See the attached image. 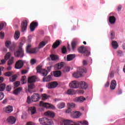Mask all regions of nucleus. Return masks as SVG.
I'll return each instance as SVG.
<instances>
[{
  "label": "nucleus",
  "mask_w": 125,
  "mask_h": 125,
  "mask_svg": "<svg viewBox=\"0 0 125 125\" xmlns=\"http://www.w3.org/2000/svg\"><path fill=\"white\" fill-rule=\"evenodd\" d=\"M22 46L23 43L20 42L18 49L14 52V55L16 57L23 58V57L24 56L25 53L23 48H22Z\"/></svg>",
  "instance_id": "f257e3e1"
},
{
  "label": "nucleus",
  "mask_w": 125,
  "mask_h": 125,
  "mask_svg": "<svg viewBox=\"0 0 125 125\" xmlns=\"http://www.w3.org/2000/svg\"><path fill=\"white\" fill-rule=\"evenodd\" d=\"M36 80H37V77L36 76H33L30 77L28 78L27 83H28V90L30 91L31 89H33L35 87V85L33 84L34 83H36Z\"/></svg>",
  "instance_id": "f03ea898"
},
{
  "label": "nucleus",
  "mask_w": 125,
  "mask_h": 125,
  "mask_svg": "<svg viewBox=\"0 0 125 125\" xmlns=\"http://www.w3.org/2000/svg\"><path fill=\"white\" fill-rule=\"evenodd\" d=\"M39 122L41 125H51L53 124V122L51 120L46 118H40Z\"/></svg>",
  "instance_id": "7ed1b4c3"
},
{
  "label": "nucleus",
  "mask_w": 125,
  "mask_h": 125,
  "mask_svg": "<svg viewBox=\"0 0 125 125\" xmlns=\"http://www.w3.org/2000/svg\"><path fill=\"white\" fill-rule=\"evenodd\" d=\"M32 45L31 44H29L27 45L26 48V51L27 53H37L38 51H39V48H31Z\"/></svg>",
  "instance_id": "20e7f679"
},
{
  "label": "nucleus",
  "mask_w": 125,
  "mask_h": 125,
  "mask_svg": "<svg viewBox=\"0 0 125 125\" xmlns=\"http://www.w3.org/2000/svg\"><path fill=\"white\" fill-rule=\"evenodd\" d=\"M83 73H86V69L81 68L79 71L76 73H74L73 76L74 78H82Z\"/></svg>",
  "instance_id": "39448f33"
},
{
  "label": "nucleus",
  "mask_w": 125,
  "mask_h": 125,
  "mask_svg": "<svg viewBox=\"0 0 125 125\" xmlns=\"http://www.w3.org/2000/svg\"><path fill=\"white\" fill-rule=\"evenodd\" d=\"M36 70L37 73L42 74V75H43L44 76H47V74H48L47 70L42 69V65H38L36 67Z\"/></svg>",
  "instance_id": "423d86ee"
},
{
  "label": "nucleus",
  "mask_w": 125,
  "mask_h": 125,
  "mask_svg": "<svg viewBox=\"0 0 125 125\" xmlns=\"http://www.w3.org/2000/svg\"><path fill=\"white\" fill-rule=\"evenodd\" d=\"M78 51L80 53L83 54L84 56H89L90 52H88L84 46H82L78 48Z\"/></svg>",
  "instance_id": "0eeeda50"
},
{
  "label": "nucleus",
  "mask_w": 125,
  "mask_h": 125,
  "mask_svg": "<svg viewBox=\"0 0 125 125\" xmlns=\"http://www.w3.org/2000/svg\"><path fill=\"white\" fill-rule=\"evenodd\" d=\"M39 105L41 107H44V108H46L47 109H55L54 105L48 103H43L42 101L40 102Z\"/></svg>",
  "instance_id": "6e6552de"
},
{
  "label": "nucleus",
  "mask_w": 125,
  "mask_h": 125,
  "mask_svg": "<svg viewBox=\"0 0 125 125\" xmlns=\"http://www.w3.org/2000/svg\"><path fill=\"white\" fill-rule=\"evenodd\" d=\"M28 26V21L27 20L23 21L21 26V32H25L27 30V27Z\"/></svg>",
  "instance_id": "1a4fd4ad"
},
{
  "label": "nucleus",
  "mask_w": 125,
  "mask_h": 125,
  "mask_svg": "<svg viewBox=\"0 0 125 125\" xmlns=\"http://www.w3.org/2000/svg\"><path fill=\"white\" fill-rule=\"evenodd\" d=\"M79 82L77 81H73L70 82L69 85L70 88H78Z\"/></svg>",
  "instance_id": "9d476101"
},
{
  "label": "nucleus",
  "mask_w": 125,
  "mask_h": 125,
  "mask_svg": "<svg viewBox=\"0 0 125 125\" xmlns=\"http://www.w3.org/2000/svg\"><path fill=\"white\" fill-rule=\"evenodd\" d=\"M11 56V53L10 52H8L4 57V60H0V65L4 64L6 62V60H8L10 57Z\"/></svg>",
  "instance_id": "9b49d317"
},
{
  "label": "nucleus",
  "mask_w": 125,
  "mask_h": 125,
  "mask_svg": "<svg viewBox=\"0 0 125 125\" xmlns=\"http://www.w3.org/2000/svg\"><path fill=\"white\" fill-rule=\"evenodd\" d=\"M24 66L23 61L20 60L18 61L15 64V68L16 69H21Z\"/></svg>",
  "instance_id": "f8f14e48"
},
{
  "label": "nucleus",
  "mask_w": 125,
  "mask_h": 125,
  "mask_svg": "<svg viewBox=\"0 0 125 125\" xmlns=\"http://www.w3.org/2000/svg\"><path fill=\"white\" fill-rule=\"evenodd\" d=\"M32 101L33 102H38V101H40L41 99V97H40V95L38 93H34L31 96Z\"/></svg>",
  "instance_id": "ddd939ff"
},
{
  "label": "nucleus",
  "mask_w": 125,
  "mask_h": 125,
  "mask_svg": "<svg viewBox=\"0 0 125 125\" xmlns=\"http://www.w3.org/2000/svg\"><path fill=\"white\" fill-rule=\"evenodd\" d=\"M58 85V83L56 82H53L48 83L46 84V87H48L49 89L51 88H55V87H56Z\"/></svg>",
  "instance_id": "4468645a"
},
{
  "label": "nucleus",
  "mask_w": 125,
  "mask_h": 125,
  "mask_svg": "<svg viewBox=\"0 0 125 125\" xmlns=\"http://www.w3.org/2000/svg\"><path fill=\"white\" fill-rule=\"evenodd\" d=\"M79 87L81 89H86L87 88V83L84 82H80L79 83Z\"/></svg>",
  "instance_id": "2eb2a0df"
},
{
  "label": "nucleus",
  "mask_w": 125,
  "mask_h": 125,
  "mask_svg": "<svg viewBox=\"0 0 125 125\" xmlns=\"http://www.w3.org/2000/svg\"><path fill=\"white\" fill-rule=\"evenodd\" d=\"M7 122L10 125H13L16 123V119L13 116H10L7 118Z\"/></svg>",
  "instance_id": "dca6fc26"
},
{
  "label": "nucleus",
  "mask_w": 125,
  "mask_h": 125,
  "mask_svg": "<svg viewBox=\"0 0 125 125\" xmlns=\"http://www.w3.org/2000/svg\"><path fill=\"white\" fill-rule=\"evenodd\" d=\"M38 25H39V23L37 22L33 21L30 23V29L31 32H34L35 31V29H36V27H38Z\"/></svg>",
  "instance_id": "f3484780"
},
{
  "label": "nucleus",
  "mask_w": 125,
  "mask_h": 125,
  "mask_svg": "<svg viewBox=\"0 0 125 125\" xmlns=\"http://www.w3.org/2000/svg\"><path fill=\"white\" fill-rule=\"evenodd\" d=\"M63 124L64 125H80L79 124L76 123L70 120H64Z\"/></svg>",
  "instance_id": "a211bd4d"
},
{
  "label": "nucleus",
  "mask_w": 125,
  "mask_h": 125,
  "mask_svg": "<svg viewBox=\"0 0 125 125\" xmlns=\"http://www.w3.org/2000/svg\"><path fill=\"white\" fill-rule=\"evenodd\" d=\"M64 66V62H61V63H58L56 64L54 66V69L55 70H60V69H62L63 68V66Z\"/></svg>",
  "instance_id": "6ab92c4d"
},
{
  "label": "nucleus",
  "mask_w": 125,
  "mask_h": 125,
  "mask_svg": "<svg viewBox=\"0 0 125 125\" xmlns=\"http://www.w3.org/2000/svg\"><path fill=\"white\" fill-rule=\"evenodd\" d=\"M82 116V113L80 111H73L72 117L73 119H77L80 118Z\"/></svg>",
  "instance_id": "aec40b11"
},
{
  "label": "nucleus",
  "mask_w": 125,
  "mask_h": 125,
  "mask_svg": "<svg viewBox=\"0 0 125 125\" xmlns=\"http://www.w3.org/2000/svg\"><path fill=\"white\" fill-rule=\"evenodd\" d=\"M28 112L29 113H31V115H34V114H36V112H37V109H36V107L32 106V107H29Z\"/></svg>",
  "instance_id": "412c9836"
},
{
  "label": "nucleus",
  "mask_w": 125,
  "mask_h": 125,
  "mask_svg": "<svg viewBox=\"0 0 125 125\" xmlns=\"http://www.w3.org/2000/svg\"><path fill=\"white\" fill-rule=\"evenodd\" d=\"M84 100H85V98H83V96L76 97L74 99V101H75V102H80L81 103L83 102Z\"/></svg>",
  "instance_id": "4be33fe9"
},
{
  "label": "nucleus",
  "mask_w": 125,
  "mask_h": 125,
  "mask_svg": "<svg viewBox=\"0 0 125 125\" xmlns=\"http://www.w3.org/2000/svg\"><path fill=\"white\" fill-rule=\"evenodd\" d=\"M4 111L5 113H11L13 111V108L12 106L8 105L4 109Z\"/></svg>",
  "instance_id": "5701e85b"
},
{
  "label": "nucleus",
  "mask_w": 125,
  "mask_h": 125,
  "mask_svg": "<svg viewBox=\"0 0 125 125\" xmlns=\"http://www.w3.org/2000/svg\"><path fill=\"white\" fill-rule=\"evenodd\" d=\"M44 115L45 116H48V117H50V118H54V117H55L54 113L50 111H48L45 112Z\"/></svg>",
  "instance_id": "b1692460"
},
{
  "label": "nucleus",
  "mask_w": 125,
  "mask_h": 125,
  "mask_svg": "<svg viewBox=\"0 0 125 125\" xmlns=\"http://www.w3.org/2000/svg\"><path fill=\"white\" fill-rule=\"evenodd\" d=\"M75 57H76V56L74 54H69L67 56V61H72Z\"/></svg>",
  "instance_id": "393cba45"
},
{
  "label": "nucleus",
  "mask_w": 125,
  "mask_h": 125,
  "mask_svg": "<svg viewBox=\"0 0 125 125\" xmlns=\"http://www.w3.org/2000/svg\"><path fill=\"white\" fill-rule=\"evenodd\" d=\"M109 21L110 24H115L116 22V18L113 16L109 17Z\"/></svg>",
  "instance_id": "a878e982"
},
{
  "label": "nucleus",
  "mask_w": 125,
  "mask_h": 125,
  "mask_svg": "<svg viewBox=\"0 0 125 125\" xmlns=\"http://www.w3.org/2000/svg\"><path fill=\"white\" fill-rule=\"evenodd\" d=\"M111 45L114 49H117L119 47V45H118V42L117 41H113L111 42Z\"/></svg>",
  "instance_id": "bb28decb"
},
{
  "label": "nucleus",
  "mask_w": 125,
  "mask_h": 125,
  "mask_svg": "<svg viewBox=\"0 0 125 125\" xmlns=\"http://www.w3.org/2000/svg\"><path fill=\"white\" fill-rule=\"evenodd\" d=\"M116 85H117L116 81L112 80L111 83L110 89L112 90L115 89V88H116Z\"/></svg>",
  "instance_id": "cd10ccee"
},
{
  "label": "nucleus",
  "mask_w": 125,
  "mask_h": 125,
  "mask_svg": "<svg viewBox=\"0 0 125 125\" xmlns=\"http://www.w3.org/2000/svg\"><path fill=\"white\" fill-rule=\"evenodd\" d=\"M60 45V41L59 40H57L53 44L52 47L54 49L56 48L57 47H58Z\"/></svg>",
  "instance_id": "c85d7f7f"
},
{
  "label": "nucleus",
  "mask_w": 125,
  "mask_h": 125,
  "mask_svg": "<svg viewBox=\"0 0 125 125\" xmlns=\"http://www.w3.org/2000/svg\"><path fill=\"white\" fill-rule=\"evenodd\" d=\"M19 38H20V32L19 31H15L14 35L15 40H18Z\"/></svg>",
  "instance_id": "c756f323"
},
{
  "label": "nucleus",
  "mask_w": 125,
  "mask_h": 125,
  "mask_svg": "<svg viewBox=\"0 0 125 125\" xmlns=\"http://www.w3.org/2000/svg\"><path fill=\"white\" fill-rule=\"evenodd\" d=\"M21 90H22V88L21 87L17 88L15 90H14V94H15V95H18L19 93H20Z\"/></svg>",
  "instance_id": "7c9ffc66"
},
{
  "label": "nucleus",
  "mask_w": 125,
  "mask_h": 125,
  "mask_svg": "<svg viewBox=\"0 0 125 125\" xmlns=\"http://www.w3.org/2000/svg\"><path fill=\"white\" fill-rule=\"evenodd\" d=\"M75 93V90L71 89L67 90L66 91V94H68L69 95H74Z\"/></svg>",
  "instance_id": "2f4dec72"
},
{
  "label": "nucleus",
  "mask_w": 125,
  "mask_h": 125,
  "mask_svg": "<svg viewBox=\"0 0 125 125\" xmlns=\"http://www.w3.org/2000/svg\"><path fill=\"white\" fill-rule=\"evenodd\" d=\"M61 72L60 71H56L53 72L54 77H58L61 76Z\"/></svg>",
  "instance_id": "473e14b6"
},
{
  "label": "nucleus",
  "mask_w": 125,
  "mask_h": 125,
  "mask_svg": "<svg viewBox=\"0 0 125 125\" xmlns=\"http://www.w3.org/2000/svg\"><path fill=\"white\" fill-rule=\"evenodd\" d=\"M50 57L52 61L57 60V59H58V58H59L58 56H57L56 55H51L50 56Z\"/></svg>",
  "instance_id": "72a5a7b5"
},
{
  "label": "nucleus",
  "mask_w": 125,
  "mask_h": 125,
  "mask_svg": "<svg viewBox=\"0 0 125 125\" xmlns=\"http://www.w3.org/2000/svg\"><path fill=\"white\" fill-rule=\"evenodd\" d=\"M6 86L4 83L0 84V91H3L5 89Z\"/></svg>",
  "instance_id": "f704fd0d"
},
{
  "label": "nucleus",
  "mask_w": 125,
  "mask_h": 125,
  "mask_svg": "<svg viewBox=\"0 0 125 125\" xmlns=\"http://www.w3.org/2000/svg\"><path fill=\"white\" fill-rule=\"evenodd\" d=\"M67 105L68 106V109H73V108H75L76 104H74V103H67Z\"/></svg>",
  "instance_id": "c9c22d12"
},
{
  "label": "nucleus",
  "mask_w": 125,
  "mask_h": 125,
  "mask_svg": "<svg viewBox=\"0 0 125 125\" xmlns=\"http://www.w3.org/2000/svg\"><path fill=\"white\" fill-rule=\"evenodd\" d=\"M65 103H61L58 104V109H62L65 107Z\"/></svg>",
  "instance_id": "e433bc0d"
},
{
  "label": "nucleus",
  "mask_w": 125,
  "mask_h": 125,
  "mask_svg": "<svg viewBox=\"0 0 125 125\" xmlns=\"http://www.w3.org/2000/svg\"><path fill=\"white\" fill-rule=\"evenodd\" d=\"M43 82H50L51 81V75H48L46 78H43Z\"/></svg>",
  "instance_id": "4c0bfd02"
},
{
  "label": "nucleus",
  "mask_w": 125,
  "mask_h": 125,
  "mask_svg": "<svg viewBox=\"0 0 125 125\" xmlns=\"http://www.w3.org/2000/svg\"><path fill=\"white\" fill-rule=\"evenodd\" d=\"M15 44L14 43H12L11 44V46L9 47V48L11 51H14V50H15Z\"/></svg>",
  "instance_id": "58836bf2"
},
{
  "label": "nucleus",
  "mask_w": 125,
  "mask_h": 125,
  "mask_svg": "<svg viewBox=\"0 0 125 125\" xmlns=\"http://www.w3.org/2000/svg\"><path fill=\"white\" fill-rule=\"evenodd\" d=\"M45 44H46V42H45L44 41H42L41 42L39 43L38 48H42V47L44 46Z\"/></svg>",
  "instance_id": "ea45409f"
},
{
  "label": "nucleus",
  "mask_w": 125,
  "mask_h": 125,
  "mask_svg": "<svg viewBox=\"0 0 125 125\" xmlns=\"http://www.w3.org/2000/svg\"><path fill=\"white\" fill-rule=\"evenodd\" d=\"M42 100H46V99H48L50 96L45 94H43L42 95Z\"/></svg>",
  "instance_id": "a19ab883"
},
{
  "label": "nucleus",
  "mask_w": 125,
  "mask_h": 125,
  "mask_svg": "<svg viewBox=\"0 0 125 125\" xmlns=\"http://www.w3.org/2000/svg\"><path fill=\"white\" fill-rule=\"evenodd\" d=\"M14 61V57H12L11 58H10L9 61L8 62V65L9 66H10V65H12Z\"/></svg>",
  "instance_id": "79ce46f5"
},
{
  "label": "nucleus",
  "mask_w": 125,
  "mask_h": 125,
  "mask_svg": "<svg viewBox=\"0 0 125 125\" xmlns=\"http://www.w3.org/2000/svg\"><path fill=\"white\" fill-rule=\"evenodd\" d=\"M16 79H17V76L15 75L11 77L9 79V80L11 82H15V81H16Z\"/></svg>",
  "instance_id": "37998d69"
},
{
  "label": "nucleus",
  "mask_w": 125,
  "mask_h": 125,
  "mask_svg": "<svg viewBox=\"0 0 125 125\" xmlns=\"http://www.w3.org/2000/svg\"><path fill=\"white\" fill-rule=\"evenodd\" d=\"M13 74V72L8 71L4 74V76L6 77H11L12 74Z\"/></svg>",
  "instance_id": "c03bdc74"
},
{
  "label": "nucleus",
  "mask_w": 125,
  "mask_h": 125,
  "mask_svg": "<svg viewBox=\"0 0 125 125\" xmlns=\"http://www.w3.org/2000/svg\"><path fill=\"white\" fill-rule=\"evenodd\" d=\"M70 71V66H65L62 71L63 73H67V72H69Z\"/></svg>",
  "instance_id": "a18cd8bd"
},
{
  "label": "nucleus",
  "mask_w": 125,
  "mask_h": 125,
  "mask_svg": "<svg viewBox=\"0 0 125 125\" xmlns=\"http://www.w3.org/2000/svg\"><path fill=\"white\" fill-rule=\"evenodd\" d=\"M77 45V42H72L71 43V46H72V48L73 49V50H74L75 49V48H76V46Z\"/></svg>",
  "instance_id": "49530a36"
},
{
  "label": "nucleus",
  "mask_w": 125,
  "mask_h": 125,
  "mask_svg": "<svg viewBox=\"0 0 125 125\" xmlns=\"http://www.w3.org/2000/svg\"><path fill=\"white\" fill-rule=\"evenodd\" d=\"M5 46H6L8 48H9V47L10 46V44H11V42L10 41H7L5 42Z\"/></svg>",
  "instance_id": "de8ad7c7"
},
{
  "label": "nucleus",
  "mask_w": 125,
  "mask_h": 125,
  "mask_svg": "<svg viewBox=\"0 0 125 125\" xmlns=\"http://www.w3.org/2000/svg\"><path fill=\"white\" fill-rule=\"evenodd\" d=\"M19 24H20V21H19L18 19H16L15 20V25L16 27H18Z\"/></svg>",
  "instance_id": "09e8293b"
},
{
  "label": "nucleus",
  "mask_w": 125,
  "mask_h": 125,
  "mask_svg": "<svg viewBox=\"0 0 125 125\" xmlns=\"http://www.w3.org/2000/svg\"><path fill=\"white\" fill-rule=\"evenodd\" d=\"M33 101H32V99L30 97V96H28L27 99V103L28 104H31Z\"/></svg>",
  "instance_id": "8fccbe9b"
},
{
  "label": "nucleus",
  "mask_w": 125,
  "mask_h": 125,
  "mask_svg": "<svg viewBox=\"0 0 125 125\" xmlns=\"http://www.w3.org/2000/svg\"><path fill=\"white\" fill-rule=\"evenodd\" d=\"M36 63H37V60H36V59H32L30 60V64H31V65H34L36 64Z\"/></svg>",
  "instance_id": "3c124183"
},
{
  "label": "nucleus",
  "mask_w": 125,
  "mask_h": 125,
  "mask_svg": "<svg viewBox=\"0 0 125 125\" xmlns=\"http://www.w3.org/2000/svg\"><path fill=\"white\" fill-rule=\"evenodd\" d=\"M26 76H22L21 78V82L22 83V84H24V83H26Z\"/></svg>",
  "instance_id": "603ef678"
},
{
  "label": "nucleus",
  "mask_w": 125,
  "mask_h": 125,
  "mask_svg": "<svg viewBox=\"0 0 125 125\" xmlns=\"http://www.w3.org/2000/svg\"><path fill=\"white\" fill-rule=\"evenodd\" d=\"M62 53H63V54L66 53V52H67V48H66L65 47V46H63L62 48Z\"/></svg>",
  "instance_id": "864d4df0"
},
{
  "label": "nucleus",
  "mask_w": 125,
  "mask_h": 125,
  "mask_svg": "<svg viewBox=\"0 0 125 125\" xmlns=\"http://www.w3.org/2000/svg\"><path fill=\"white\" fill-rule=\"evenodd\" d=\"M4 98V94H3L2 92H0V101H1Z\"/></svg>",
  "instance_id": "5fc2aeb1"
},
{
  "label": "nucleus",
  "mask_w": 125,
  "mask_h": 125,
  "mask_svg": "<svg viewBox=\"0 0 125 125\" xmlns=\"http://www.w3.org/2000/svg\"><path fill=\"white\" fill-rule=\"evenodd\" d=\"M115 38V33L114 32L111 31L110 32V39L111 40H113Z\"/></svg>",
  "instance_id": "6e6d98bb"
},
{
  "label": "nucleus",
  "mask_w": 125,
  "mask_h": 125,
  "mask_svg": "<svg viewBox=\"0 0 125 125\" xmlns=\"http://www.w3.org/2000/svg\"><path fill=\"white\" fill-rule=\"evenodd\" d=\"M20 85V82L19 81H17L14 83L15 87H18V86Z\"/></svg>",
  "instance_id": "4d7b16f0"
},
{
  "label": "nucleus",
  "mask_w": 125,
  "mask_h": 125,
  "mask_svg": "<svg viewBox=\"0 0 125 125\" xmlns=\"http://www.w3.org/2000/svg\"><path fill=\"white\" fill-rule=\"evenodd\" d=\"M117 55H118V56H123V51H121V50H118L117 52Z\"/></svg>",
  "instance_id": "13d9d810"
},
{
  "label": "nucleus",
  "mask_w": 125,
  "mask_h": 125,
  "mask_svg": "<svg viewBox=\"0 0 125 125\" xmlns=\"http://www.w3.org/2000/svg\"><path fill=\"white\" fill-rule=\"evenodd\" d=\"M21 119L26 120V119H27V114L26 113H23L21 116Z\"/></svg>",
  "instance_id": "bf43d9fd"
},
{
  "label": "nucleus",
  "mask_w": 125,
  "mask_h": 125,
  "mask_svg": "<svg viewBox=\"0 0 125 125\" xmlns=\"http://www.w3.org/2000/svg\"><path fill=\"white\" fill-rule=\"evenodd\" d=\"M6 90L7 91H10L11 90V86L8 85L6 87Z\"/></svg>",
  "instance_id": "052dcab7"
},
{
  "label": "nucleus",
  "mask_w": 125,
  "mask_h": 125,
  "mask_svg": "<svg viewBox=\"0 0 125 125\" xmlns=\"http://www.w3.org/2000/svg\"><path fill=\"white\" fill-rule=\"evenodd\" d=\"M0 39H3L4 38V33L2 32H0Z\"/></svg>",
  "instance_id": "680f3d73"
},
{
  "label": "nucleus",
  "mask_w": 125,
  "mask_h": 125,
  "mask_svg": "<svg viewBox=\"0 0 125 125\" xmlns=\"http://www.w3.org/2000/svg\"><path fill=\"white\" fill-rule=\"evenodd\" d=\"M21 73L22 75L24 74H27V73H28V71L26 70H21Z\"/></svg>",
  "instance_id": "e2e57ef3"
},
{
  "label": "nucleus",
  "mask_w": 125,
  "mask_h": 125,
  "mask_svg": "<svg viewBox=\"0 0 125 125\" xmlns=\"http://www.w3.org/2000/svg\"><path fill=\"white\" fill-rule=\"evenodd\" d=\"M110 77L112 78H114V72L112 71L109 74Z\"/></svg>",
  "instance_id": "0e129e2a"
},
{
  "label": "nucleus",
  "mask_w": 125,
  "mask_h": 125,
  "mask_svg": "<svg viewBox=\"0 0 125 125\" xmlns=\"http://www.w3.org/2000/svg\"><path fill=\"white\" fill-rule=\"evenodd\" d=\"M4 26V24L3 23H0V30H2V28H3V26Z\"/></svg>",
  "instance_id": "69168bd1"
},
{
  "label": "nucleus",
  "mask_w": 125,
  "mask_h": 125,
  "mask_svg": "<svg viewBox=\"0 0 125 125\" xmlns=\"http://www.w3.org/2000/svg\"><path fill=\"white\" fill-rule=\"evenodd\" d=\"M83 66H85L86 65H87V62L86 61V60L83 61Z\"/></svg>",
  "instance_id": "338daca9"
},
{
  "label": "nucleus",
  "mask_w": 125,
  "mask_h": 125,
  "mask_svg": "<svg viewBox=\"0 0 125 125\" xmlns=\"http://www.w3.org/2000/svg\"><path fill=\"white\" fill-rule=\"evenodd\" d=\"M83 125H88V122L86 121H84L83 122Z\"/></svg>",
  "instance_id": "774afa93"
}]
</instances>
